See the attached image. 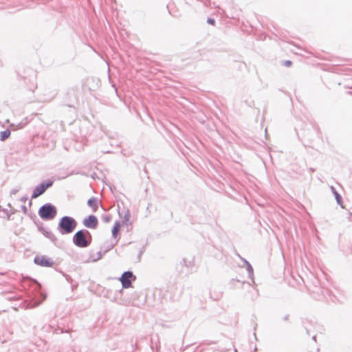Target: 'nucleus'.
<instances>
[{
  "mask_svg": "<svg viewBox=\"0 0 352 352\" xmlns=\"http://www.w3.org/2000/svg\"><path fill=\"white\" fill-rule=\"evenodd\" d=\"M77 226V221L69 216L63 217L58 224L57 230L62 235L68 234L74 231Z\"/></svg>",
  "mask_w": 352,
  "mask_h": 352,
  "instance_id": "f257e3e1",
  "label": "nucleus"
},
{
  "mask_svg": "<svg viewBox=\"0 0 352 352\" xmlns=\"http://www.w3.org/2000/svg\"><path fill=\"white\" fill-rule=\"evenodd\" d=\"M73 243L78 248H87L92 241V236L89 231L85 229L77 231L73 236Z\"/></svg>",
  "mask_w": 352,
  "mask_h": 352,
  "instance_id": "f03ea898",
  "label": "nucleus"
},
{
  "mask_svg": "<svg viewBox=\"0 0 352 352\" xmlns=\"http://www.w3.org/2000/svg\"><path fill=\"white\" fill-rule=\"evenodd\" d=\"M38 214L43 220L50 221L56 217L57 209L53 204L47 203L38 209Z\"/></svg>",
  "mask_w": 352,
  "mask_h": 352,
  "instance_id": "7ed1b4c3",
  "label": "nucleus"
},
{
  "mask_svg": "<svg viewBox=\"0 0 352 352\" xmlns=\"http://www.w3.org/2000/svg\"><path fill=\"white\" fill-rule=\"evenodd\" d=\"M54 184V182L50 179H47L45 181H43L42 183L36 186L34 189L33 190L32 194V199H36L43 195L46 190L51 187Z\"/></svg>",
  "mask_w": 352,
  "mask_h": 352,
  "instance_id": "20e7f679",
  "label": "nucleus"
},
{
  "mask_svg": "<svg viewBox=\"0 0 352 352\" xmlns=\"http://www.w3.org/2000/svg\"><path fill=\"white\" fill-rule=\"evenodd\" d=\"M135 279L136 277L132 272L126 271L122 274L120 278V281L122 283V287L127 289L131 287L132 280H135Z\"/></svg>",
  "mask_w": 352,
  "mask_h": 352,
  "instance_id": "39448f33",
  "label": "nucleus"
},
{
  "mask_svg": "<svg viewBox=\"0 0 352 352\" xmlns=\"http://www.w3.org/2000/svg\"><path fill=\"white\" fill-rule=\"evenodd\" d=\"M35 264L43 267H52L54 261L46 256H36L34 259Z\"/></svg>",
  "mask_w": 352,
  "mask_h": 352,
  "instance_id": "423d86ee",
  "label": "nucleus"
},
{
  "mask_svg": "<svg viewBox=\"0 0 352 352\" xmlns=\"http://www.w3.org/2000/svg\"><path fill=\"white\" fill-rule=\"evenodd\" d=\"M82 224L87 228L96 229L98 225V220L95 215L90 214L83 219Z\"/></svg>",
  "mask_w": 352,
  "mask_h": 352,
  "instance_id": "0eeeda50",
  "label": "nucleus"
},
{
  "mask_svg": "<svg viewBox=\"0 0 352 352\" xmlns=\"http://www.w3.org/2000/svg\"><path fill=\"white\" fill-rule=\"evenodd\" d=\"M38 230L47 238H48L54 243H56L57 239L55 235L49 230L43 227L38 226Z\"/></svg>",
  "mask_w": 352,
  "mask_h": 352,
  "instance_id": "6e6552de",
  "label": "nucleus"
},
{
  "mask_svg": "<svg viewBox=\"0 0 352 352\" xmlns=\"http://www.w3.org/2000/svg\"><path fill=\"white\" fill-rule=\"evenodd\" d=\"M120 229V223L119 221H116L113 225V227L111 230L112 236L114 239H116V243L118 241V235Z\"/></svg>",
  "mask_w": 352,
  "mask_h": 352,
  "instance_id": "1a4fd4ad",
  "label": "nucleus"
},
{
  "mask_svg": "<svg viewBox=\"0 0 352 352\" xmlns=\"http://www.w3.org/2000/svg\"><path fill=\"white\" fill-rule=\"evenodd\" d=\"M87 205L91 208L93 212H96L98 209V200L96 197L90 198L87 201Z\"/></svg>",
  "mask_w": 352,
  "mask_h": 352,
  "instance_id": "9d476101",
  "label": "nucleus"
},
{
  "mask_svg": "<svg viewBox=\"0 0 352 352\" xmlns=\"http://www.w3.org/2000/svg\"><path fill=\"white\" fill-rule=\"evenodd\" d=\"M130 217H131V213L129 210H126L124 212V215L122 219V223L123 224H125L126 226L131 224V222L130 221Z\"/></svg>",
  "mask_w": 352,
  "mask_h": 352,
  "instance_id": "9b49d317",
  "label": "nucleus"
},
{
  "mask_svg": "<svg viewBox=\"0 0 352 352\" xmlns=\"http://www.w3.org/2000/svg\"><path fill=\"white\" fill-rule=\"evenodd\" d=\"M331 190L332 192L334 194L336 201L338 204H342V196L336 191V188L333 186H331Z\"/></svg>",
  "mask_w": 352,
  "mask_h": 352,
  "instance_id": "f8f14e48",
  "label": "nucleus"
},
{
  "mask_svg": "<svg viewBox=\"0 0 352 352\" xmlns=\"http://www.w3.org/2000/svg\"><path fill=\"white\" fill-rule=\"evenodd\" d=\"M10 135V131L6 129L0 132V140L3 142L6 140Z\"/></svg>",
  "mask_w": 352,
  "mask_h": 352,
  "instance_id": "ddd939ff",
  "label": "nucleus"
},
{
  "mask_svg": "<svg viewBox=\"0 0 352 352\" xmlns=\"http://www.w3.org/2000/svg\"><path fill=\"white\" fill-rule=\"evenodd\" d=\"M241 259L244 261V263H245V265L247 266V271L248 273V276L250 278L252 277L253 274H254V270H253V267H252L251 264L245 258H241Z\"/></svg>",
  "mask_w": 352,
  "mask_h": 352,
  "instance_id": "4468645a",
  "label": "nucleus"
},
{
  "mask_svg": "<svg viewBox=\"0 0 352 352\" xmlns=\"http://www.w3.org/2000/svg\"><path fill=\"white\" fill-rule=\"evenodd\" d=\"M96 254H97V256H96V257L94 256H91V259L94 262L100 260L105 253H104V252L102 253L100 251H99Z\"/></svg>",
  "mask_w": 352,
  "mask_h": 352,
  "instance_id": "2eb2a0df",
  "label": "nucleus"
},
{
  "mask_svg": "<svg viewBox=\"0 0 352 352\" xmlns=\"http://www.w3.org/2000/svg\"><path fill=\"white\" fill-rule=\"evenodd\" d=\"M25 123H23V122H19L16 124L13 123L11 124V126L13 127H15L16 129H21L23 128L25 126Z\"/></svg>",
  "mask_w": 352,
  "mask_h": 352,
  "instance_id": "dca6fc26",
  "label": "nucleus"
},
{
  "mask_svg": "<svg viewBox=\"0 0 352 352\" xmlns=\"http://www.w3.org/2000/svg\"><path fill=\"white\" fill-rule=\"evenodd\" d=\"M116 244V243H111L108 244V245L107 247V250L104 251V253H106L107 252H108L109 250L112 249Z\"/></svg>",
  "mask_w": 352,
  "mask_h": 352,
  "instance_id": "f3484780",
  "label": "nucleus"
},
{
  "mask_svg": "<svg viewBox=\"0 0 352 352\" xmlns=\"http://www.w3.org/2000/svg\"><path fill=\"white\" fill-rule=\"evenodd\" d=\"M207 23L208 24L214 25V23H215V20L214 19H212V18H208Z\"/></svg>",
  "mask_w": 352,
  "mask_h": 352,
  "instance_id": "a211bd4d",
  "label": "nucleus"
},
{
  "mask_svg": "<svg viewBox=\"0 0 352 352\" xmlns=\"http://www.w3.org/2000/svg\"><path fill=\"white\" fill-rule=\"evenodd\" d=\"M102 219H103V221H104V222H107H107H109V221H110V220H111V216H110V215H106V216H104V217H102Z\"/></svg>",
  "mask_w": 352,
  "mask_h": 352,
  "instance_id": "6ab92c4d",
  "label": "nucleus"
},
{
  "mask_svg": "<svg viewBox=\"0 0 352 352\" xmlns=\"http://www.w3.org/2000/svg\"><path fill=\"white\" fill-rule=\"evenodd\" d=\"M19 188L12 189L10 191V195H16L19 192Z\"/></svg>",
  "mask_w": 352,
  "mask_h": 352,
  "instance_id": "aec40b11",
  "label": "nucleus"
},
{
  "mask_svg": "<svg viewBox=\"0 0 352 352\" xmlns=\"http://www.w3.org/2000/svg\"><path fill=\"white\" fill-rule=\"evenodd\" d=\"M21 210L24 214H26L28 212V209H27L26 206H21Z\"/></svg>",
  "mask_w": 352,
  "mask_h": 352,
  "instance_id": "412c9836",
  "label": "nucleus"
},
{
  "mask_svg": "<svg viewBox=\"0 0 352 352\" xmlns=\"http://www.w3.org/2000/svg\"><path fill=\"white\" fill-rule=\"evenodd\" d=\"M292 64V63L291 60H286V61H285V65H286L287 67L290 66Z\"/></svg>",
  "mask_w": 352,
  "mask_h": 352,
  "instance_id": "4be33fe9",
  "label": "nucleus"
},
{
  "mask_svg": "<svg viewBox=\"0 0 352 352\" xmlns=\"http://www.w3.org/2000/svg\"><path fill=\"white\" fill-rule=\"evenodd\" d=\"M289 314H287L285 315L284 317H283V320L285 321H287L289 320Z\"/></svg>",
  "mask_w": 352,
  "mask_h": 352,
  "instance_id": "5701e85b",
  "label": "nucleus"
},
{
  "mask_svg": "<svg viewBox=\"0 0 352 352\" xmlns=\"http://www.w3.org/2000/svg\"><path fill=\"white\" fill-rule=\"evenodd\" d=\"M3 211L8 215V219H10V214L7 209H3Z\"/></svg>",
  "mask_w": 352,
  "mask_h": 352,
  "instance_id": "b1692460",
  "label": "nucleus"
},
{
  "mask_svg": "<svg viewBox=\"0 0 352 352\" xmlns=\"http://www.w3.org/2000/svg\"><path fill=\"white\" fill-rule=\"evenodd\" d=\"M27 199H28V197H23L21 198V201L23 202H25Z\"/></svg>",
  "mask_w": 352,
  "mask_h": 352,
  "instance_id": "393cba45",
  "label": "nucleus"
},
{
  "mask_svg": "<svg viewBox=\"0 0 352 352\" xmlns=\"http://www.w3.org/2000/svg\"><path fill=\"white\" fill-rule=\"evenodd\" d=\"M312 338H313L314 340L316 341V336H314Z\"/></svg>",
  "mask_w": 352,
  "mask_h": 352,
  "instance_id": "a878e982",
  "label": "nucleus"
},
{
  "mask_svg": "<svg viewBox=\"0 0 352 352\" xmlns=\"http://www.w3.org/2000/svg\"><path fill=\"white\" fill-rule=\"evenodd\" d=\"M41 302H37L36 304L34 305V306H37L40 304Z\"/></svg>",
  "mask_w": 352,
  "mask_h": 352,
  "instance_id": "bb28decb",
  "label": "nucleus"
}]
</instances>
